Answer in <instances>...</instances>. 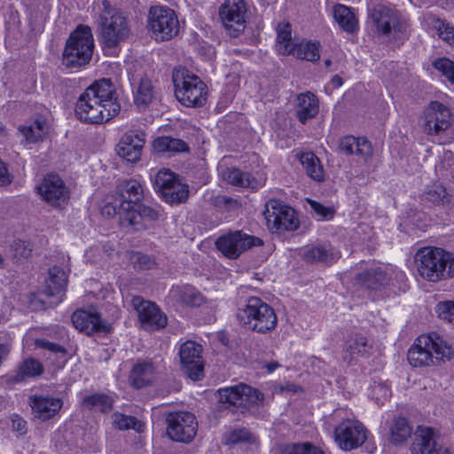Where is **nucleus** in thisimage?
Here are the masks:
<instances>
[{"label": "nucleus", "instance_id": "obj_1", "mask_svg": "<svg viewBox=\"0 0 454 454\" xmlns=\"http://www.w3.org/2000/svg\"><path fill=\"white\" fill-rule=\"evenodd\" d=\"M121 110L116 91L110 79L94 82L79 96L75 114L83 122L100 124L116 116Z\"/></svg>", "mask_w": 454, "mask_h": 454}, {"label": "nucleus", "instance_id": "obj_2", "mask_svg": "<svg viewBox=\"0 0 454 454\" xmlns=\"http://www.w3.org/2000/svg\"><path fill=\"white\" fill-rule=\"evenodd\" d=\"M416 272L423 280L438 283L454 278V254L441 247H426L414 255Z\"/></svg>", "mask_w": 454, "mask_h": 454}, {"label": "nucleus", "instance_id": "obj_3", "mask_svg": "<svg viewBox=\"0 0 454 454\" xmlns=\"http://www.w3.org/2000/svg\"><path fill=\"white\" fill-rule=\"evenodd\" d=\"M453 356L450 345L436 333L419 336L409 348L407 358L413 367H426L434 361L450 360Z\"/></svg>", "mask_w": 454, "mask_h": 454}, {"label": "nucleus", "instance_id": "obj_4", "mask_svg": "<svg viewBox=\"0 0 454 454\" xmlns=\"http://www.w3.org/2000/svg\"><path fill=\"white\" fill-rule=\"evenodd\" d=\"M239 324L249 331L261 334L272 333L278 325L274 309L256 296L249 297L236 313Z\"/></svg>", "mask_w": 454, "mask_h": 454}, {"label": "nucleus", "instance_id": "obj_5", "mask_svg": "<svg viewBox=\"0 0 454 454\" xmlns=\"http://www.w3.org/2000/svg\"><path fill=\"white\" fill-rule=\"evenodd\" d=\"M98 20L101 43L105 48L113 49L129 37V21L121 11L112 7L109 1L102 0Z\"/></svg>", "mask_w": 454, "mask_h": 454}, {"label": "nucleus", "instance_id": "obj_6", "mask_svg": "<svg viewBox=\"0 0 454 454\" xmlns=\"http://www.w3.org/2000/svg\"><path fill=\"white\" fill-rule=\"evenodd\" d=\"M94 51V39L88 26H79L66 42L62 64L67 68H80L89 64Z\"/></svg>", "mask_w": 454, "mask_h": 454}, {"label": "nucleus", "instance_id": "obj_7", "mask_svg": "<svg viewBox=\"0 0 454 454\" xmlns=\"http://www.w3.org/2000/svg\"><path fill=\"white\" fill-rule=\"evenodd\" d=\"M370 18L377 32L388 39L400 41L408 37L407 20L394 6L378 4L371 9Z\"/></svg>", "mask_w": 454, "mask_h": 454}, {"label": "nucleus", "instance_id": "obj_8", "mask_svg": "<svg viewBox=\"0 0 454 454\" xmlns=\"http://www.w3.org/2000/svg\"><path fill=\"white\" fill-rule=\"evenodd\" d=\"M175 94L185 106H201L207 98V86L200 78L185 68H176L172 74Z\"/></svg>", "mask_w": 454, "mask_h": 454}, {"label": "nucleus", "instance_id": "obj_9", "mask_svg": "<svg viewBox=\"0 0 454 454\" xmlns=\"http://www.w3.org/2000/svg\"><path fill=\"white\" fill-rule=\"evenodd\" d=\"M144 197V190L137 180H123L116 188V194L108 200L102 207V214L106 216L125 213L137 207Z\"/></svg>", "mask_w": 454, "mask_h": 454}, {"label": "nucleus", "instance_id": "obj_10", "mask_svg": "<svg viewBox=\"0 0 454 454\" xmlns=\"http://www.w3.org/2000/svg\"><path fill=\"white\" fill-rule=\"evenodd\" d=\"M451 113L443 104L433 101L424 111V130L427 135L440 137L441 143L454 139Z\"/></svg>", "mask_w": 454, "mask_h": 454}, {"label": "nucleus", "instance_id": "obj_11", "mask_svg": "<svg viewBox=\"0 0 454 454\" xmlns=\"http://www.w3.org/2000/svg\"><path fill=\"white\" fill-rule=\"evenodd\" d=\"M176 12L168 6H152L148 12V29L156 41H168L179 32Z\"/></svg>", "mask_w": 454, "mask_h": 454}, {"label": "nucleus", "instance_id": "obj_12", "mask_svg": "<svg viewBox=\"0 0 454 454\" xmlns=\"http://www.w3.org/2000/svg\"><path fill=\"white\" fill-rule=\"evenodd\" d=\"M219 401L227 407L249 409L263 404L264 395L253 387L239 383L218 389Z\"/></svg>", "mask_w": 454, "mask_h": 454}, {"label": "nucleus", "instance_id": "obj_13", "mask_svg": "<svg viewBox=\"0 0 454 454\" xmlns=\"http://www.w3.org/2000/svg\"><path fill=\"white\" fill-rule=\"evenodd\" d=\"M215 244L223 255L235 260L252 247L262 246L263 242L260 238L242 231H232L219 236Z\"/></svg>", "mask_w": 454, "mask_h": 454}, {"label": "nucleus", "instance_id": "obj_14", "mask_svg": "<svg viewBox=\"0 0 454 454\" xmlns=\"http://www.w3.org/2000/svg\"><path fill=\"white\" fill-rule=\"evenodd\" d=\"M154 186L160 196L168 204H178L188 199V185L181 183L168 169H160L154 179Z\"/></svg>", "mask_w": 454, "mask_h": 454}, {"label": "nucleus", "instance_id": "obj_15", "mask_svg": "<svg viewBox=\"0 0 454 454\" xmlns=\"http://www.w3.org/2000/svg\"><path fill=\"white\" fill-rule=\"evenodd\" d=\"M167 434L174 442L189 443L197 434L198 422L191 412L170 413L167 417Z\"/></svg>", "mask_w": 454, "mask_h": 454}, {"label": "nucleus", "instance_id": "obj_16", "mask_svg": "<svg viewBox=\"0 0 454 454\" xmlns=\"http://www.w3.org/2000/svg\"><path fill=\"white\" fill-rule=\"evenodd\" d=\"M264 216L269 228L276 231H294L299 227L294 210L277 200L267 202Z\"/></svg>", "mask_w": 454, "mask_h": 454}, {"label": "nucleus", "instance_id": "obj_17", "mask_svg": "<svg viewBox=\"0 0 454 454\" xmlns=\"http://www.w3.org/2000/svg\"><path fill=\"white\" fill-rule=\"evenodd\" d=\"M41 199L53 207H62L69 200V190L59 175L49 174L35 186Z\"/></svg>", "mask_w": 454, "mask_h": 454}, {"label": "nucleus", "instance_id": "obj_18", "mask_svg": "<svg viewBox=\"0 0 454 454\" xmlns=\"http://www.w3.org/2000/svg\"><path fill=\"white\" fill-rule=\"evenodd\" d=\"M368 435L365 427L355 419H345L334 430L335 442L344 450H351L364 444Z\"/></svg>", "mask_w": 454, "mask_h": 454}, {"label": "nucleus", "instance_id": "obj_19", "mask_svg": "<svg viewBox=\"0 0 454 454\" xmlns=\"http://www.w3.org/2000/svg\"><path fill=\"white\" fill-rule=\"evenodd\" d=\"M247 4L244 0H225L219 14L230 35L236 37L246 28Z\"/></svg>", "mask_w": 454, "mask_h": 454}, {"label": "nucleus", "instance_id": "obj_20", "mask_svg": "<svg viewBox=\"0 0 454 454\" xmlns=\"http://www.w3.org/2000/svg\"><path fill=\"white\" fill-rule=\"evenodd\" d=\"M201 345L187 340L179 349V356L183 370L193 380H199L203 376V359Z\"/></svg>", "mask_w": 454, "mask_h": 454}, {"label": "nucleus", "instance_id": "obj_21", "mask_svg": "<svg viewBox=\"0 0 454 454\" xmlns=\"http://www.w3.org/2000/svg\"><path fill=\"white\" fill-rule=\"evenodd\" d=\"M132 305L137 311L139 320L145 329L153 331L166 326L167 317L154 303L137 296L132 299Z\"/></svg>", "mask_w": 454, "mask_h": 454}, {"label": "nucleus", "instance_id": "obj_22", "mask_svg": "<svg viewBox=\"0 0 454 454\" xmlns=\"http://www.w3.org/2000/svg\"><path fill=\"white\" fill-rule=\"evenodd\" d=\"M437 433L431 427H419L411 445L412 454H450L447 449L437 444Z\"/></svg>", "mask_w": 454, "mask_h": 454}, {"label": "nucleus", "instance_id": "obj_23", "mask_svg": "<svg viewBox=\"0 0 454 454\" xmlns=\"http://www.w3.org/2000/svg\"><path fill=\"white\" fill-rule=\"evenodd\" d=\"M28 403L34 418L41 421L54 418L63 406L60 398L43 395H31Z\"/></svg>", "mask_w": 454, "mask_h": 454}, {"label": "nucleus", "instance_id": "obj_24", "mask_svg": "<svg viewBox=\"0 0 454 454\" xmlns=\"http://www.w3.org/2000/svg\"><path fill=\"white\" fill-rule=\"evenodd\" d=\"M145 141L144 133L129 131L119 142L116 148L117 153L127 161L135 163L140 159Z\"/></svg>", "mask_w": 454, "mask_h": 454}, {"label": "nucleus", "instance_id": "obj_25", "mask_svg": "<svg viewBox=\"0 0 454 454\" xmlns=\"http://www.w3.org/2000/svg\"><path fill=\"white\" fill-rule=\"evenodd\" d=\"M72 323L77 330L86 334L106 331L103 320L94 309L75 310L72 315Z\"/></svg>", "mask_w": 454, "mask_h": 454}, {"label": "nucleus", "instance_id": "obj_26", "mask_svg": "<svg viewBox=\"0 0 454 454\" xmlns=\"http://www.w3.org/2000/svg\"><path fill=\"white\" fill-rule=\"evenodd\" d=\"M158 373V364L152 360H141L133 365L130 371L129 380L136 388H142L152 384Z\"/></svg>", "mask_w": 454, "mask_h": 454}, {"label": "nucleus", "instance_id": "obj_27", "mask_svg": "<svg viewBox=\"0 0 454 454\" xmlns=\"http://www.w3.org/2000/svg\"><path fill=\"white\" fill-rule=\"evenodd\" d=\"M67 285V275L65 270L58 266L49 270V278L45 283L44 294L48 297H55L54 305L62 301Z\"/></svg>", "mask_w": 454, "mask_h": 454}, {"label": "nucleus", "instance_id": "obj_28", "mask_svg": "<svg viewBox=\"0 0 454 454\" xmlns=\"http://www.w3.org/2000/svg\"><path fill=\"white\" fill-rule=\"evenodd\" d=\"M389 276L382 267H372L356 276V283L369 290H380L389 282Z\"/></svg>", "mask_w": 454, "mask_h": 454}, {"label": "nucleus", "instance_id": "obj_29", "mask_svg": "<svg viewBox=\"0 0 454 454\" xmlns=\"http://www.w3.org/2000/svg\"><path fill=\"white\" fill-rule=\"evenodd\" d=\"M158 217L159 211L157 209L142 205L139 202L137 207L125 213L120 217V220L123 226H130L135 230H139L143 227V220L154 221Z\"/></svg>", "mask_w": 454, "mask_h": 454}, {"label": "nucleus", "instance_id": "obj_30", "mask_svg": "<svg viewBox=\"0 0 454 454\" xmlns=\"http://www.w3.org/2000/svg\"><path fill=\"white\" fill-rule=\"evenodd\" d=\"M319 111V101L311 92L301 93L295 99V114L299 121L305 123L315 118Z\"/></svg>", "mask_w": 454, "mask_h": 454}, {"label": "nucleus", "instance_id": "obj_31", "mask_svg": "<svg viewBox=\"0 0 454 454\" xmlns=\"http://www.w3.org/2000/svg\"><path fill=\"white\" fill-rule=\"evenodd\" d=\"M340 150L346 154H354L367 160L372 154L371 143L364 137L346 136L340 140Z\"/></svg>", "mask_w": 454, "mask_h": 454}, {"label": "nucleus", "instance_id": "obj_32", "mask_svg": "<svg viewBox=\"0 0 454 454\" xmlns=\"http://www.w3.org/2000/svg\"><path fill=\"white\" fill-rule=\"evenodd\" d=\"M168 298L190 307H199L205 301L202 294L192 286H173L168 293Z\"/></svg>", "mask_w": 454, "mask_h": 454}, {"label": "nucleus", "instance_id": "obj_33", "mask_svg": "<svg viewBox=\"0 0 454 454\" xmlns=\"http://www.w3.org/2000/svg\"><path fill=\"white\" fill-rule=\"evenodd\" d=\"M334 20L340 27L348 34H354L359 29L358 19L352 9L344 4H335L333 8Z\"/></svg>", "mask_w": 454, "mask_h": 454}, {"label": "nucleus", "instance_id": "obj_34", "mask_svg": "<svg viewBox=\"0 0 454 454\" xmlns=\"http://www.w3.org/2000/svg\"><path fill=\"white\" fill-rule=\"evenodd\" d=\"M156 90L148 77H143L133 89L134 104L139 109L146 108L155 98Z\"/></svg>", "mask_w": 454, "mask_h": 454}, {"label": "nucleus", "instance_id": "obj_35", "mask_svg": "<svg viewBox=\"0 0 454 454\" xmlns=\"http://www.w3.org/2000/svg\"><path fill=\"white\" fill-rule=\"evenodd\" d=\"M302 256L308 262H333L339 258V253L324 244L305 248Z\"/></svg>", "mask_w": 454, "mask_h": 454}, {"label": "nucleus", "instance_id": "obj_36", "mask_svg": "<svg viewBox=\"0 0 454 454\" xmlns=\"http://www.w3.org/2000/svg\"><path fill=\"white\" fill-rule=\"evenodd\" d=\"M297 157L303 167L306 174L317 182L325 179V171L320 160L312 152H306L297 154Z\"/></svg>", "mask_w": 454, "mask_h": 454}, {"label": "nucleus", "instance_id": "obj_37", "mask_svg": "<svg viewBox=\"0 0 454 454\" xmlns=\"http://www.w3.org/2000/svg\"><path fill=\"white\" fill-rule=\"evenodd\" d=\"M390 441L395 444H402L405 442L412 434V427L408 420L403 417L394 419L390 428Z\"/></svg>", "mask_w": 454, "mask_h": 454}, {"label": "nucleus", "instance_id": "obj_38", "mask_svg": "<svg viewBox=\"0 0 454 454\" xmlns=\"http://www.w3.org/2000/svg\"><path fill=\"white\" fill-rule=\"evenodd\" d=\"M223 177L229 184L235 186L249 187L252 189H256L258 186L257 182L249 173L242 172L235 168H226L223 172Z\"/></svg>", "mask_w": 454, "mask_h": 454}, {"label": "nucleus", "instance_id": "obj_39", "mask_svg": "<svg viewBox=\"0 0 454 454\" xmlns=\"http://www.w3.org/2000/svg\"><path fill=\"white\" fill-rule=\"evenodd\" d=\"M82 403L90 410L107 413L113 409L114 399L108 395L98 393L85 396Z\"/></svg>", "mask_w": 454, "mask_h": 454}, {"label": "nucleus", "instance_id": "obj_40", "mask_svg": "<svg viewBox=\"0 0 454 454\" xmlns=\"http://www.w3.org/2000/svg\"><path fill=\"white\" fill-rule=\"evenodd\" d=\"M277 51L282 55H289L295 44L292 39V27L288 22H282L277 27Z\"/></svg>", "mask_w": 454, "mask_h": 454}, {"label": "nucleus", "instance_id": "obj_41", "mask_svg": "<svg viewBox=\"0 0 454 454\" xmlns=\"http://www.w3.org/2000/svg\"><path fill=\"white\" fill-rule=\"evenodd\" d=\"M372 345L369 343L367 338L360 333H351L346 341V350L351 356H364L369 354Z\"/></svg>", "mask_w": 454, "mask_h": 454}, {"label": "nucleus", "instance_id": "obj_42", "mask_svg": "<svg viewBox=\"0 0 454 454\" xmlns=\"http://www.w3.org/2000/svg\"><path fill=\"white\" fill-rule=\"evenodd\" d=\"M153 146L157 153H179L188 149L183 140L171 137H157L154 139Z\"/></svg>", "mask_w": 454, "mask_h": 454}, {"label": "nucleus", "instance_id": "obj_43", "mask_svg": "<svg viewBox=\"0 0 454 454\" xmlns=\"http://www.w3.org/2000/svg\"><path fill=\"white\" fill-rule=\"evenodd\" d=\"M292 55L308 61H317L319 59V43L300 42L292 47Z\"/></svg>", "mask_w": 454, "mask_h": 454}, {"label": "nucleus", "instance_id": "obj_44", "mask_svg": "<svg viewBox=\"0 0 454 454\" xmlns=\"http://www.w3.org/2000/svg\"><path fill=\"white\" fill-rule=\"evenodd\" d=\"M43 369L42 364L33 358L25 360L14 377L16 382L23 381L27 378L35 377L42 374Z\"/></svg>", "mask_w": 454, "mask_h": 454}, {"label": "nucleus", "instance_id": "obj_45", "mask_svg": "<svg viewBox=\"0 0 454 454\" xmlns=\"http://www.w3.org/2000/svg\"><path fill=\"white\" fill-rule=\"evenodd\" d=\"M428 25L441 39L449 44L454 43V27L452 26L435 17L428 18Z\"/></svg>", "mask_w": 454, "mask_h": 454}, {"label": "nucleus", "instance_id": "obj_46", "mask_svg": "<svg viewBox=\"0 0 454 454\" xmlns=\"http://www.w3.org/2000/svg\"><path fill=\"white\" fill-rule=\"evenodd\" d=\"M423 201L432 204L444 203L448 200L446 189L440 184H433L426 188L421 195Z\"/></svg>", "mask_w": 454, "mask_h": 454}, {"label": "nucleus", "instance_id": "obj_47", "mask_svg": "<svg viewBox=\"0 0 454 454\" xmlns=\"http://www.w3.org/2000/svg\"><path fill=\"white\" fill-rule=\"evenodd\" d=\"M44 128L45 122L36 120L29 125L20 127L19 130L27 142L35 143L43 137L44 133Z\"/></svg>", "mask_w": 454, "mask_h": 454}, {"label": "nucleus", "instance_id": "obj_48", "mask_svg": "<svg viewBox=\"0 0 454 454\" xmlns=\"http://www.w3.org/2000/svg\"><path fill=\"white\" fill-rule=\"evenodd\" d=\"M435 172L442 178L450 179L454 176V155L446 152L441 161L435 165Z\"/></svg>", "mask_w": 454, "mask_h": 454}, {"label": "nucleus", "instance_id": "obj_49", "mask_svg": "<svg viewBox=\"0 0 454 454\" xmlns=\"http://www.w3.org/2000/svg\"><path fill=\"white\" fill-rule=\"evenodd\" d=\"M113 425L120 430H127L133 428L137 431L140 430V422L133 416H128L120 412H114L112 415Z\"/></svg>", "mask_w": 454, "mask_h": 454}, {"label": "nucleus", "instance_id": "obj_50", "mask_svg": "<svg viewBox=\"0 0 454 454\" xmlns=\"http://www.w3.org/2000/svg\"><path fill=\"white\" fill-rule=\"evenodd\" d=\"M32 251V245L23 240H14L10 247L11 255L16 261L27 259Z\"/></svg>", "mask_w": 454, "mask_h": 454}, {"label": "nucleus", "instance_id": "obj_51", "mask_svg": "<svg viewBox=\"0 0 454 454\" xmlns=\"http://www.w3.org/2000/svg\"><path fill=\"white\" fill-rule=\"evenodd\" d=\"M129 259L133 267L139 270H150L155 265L151 256L139 252L130 253Z\"/></svg>", "mask_w": 454, "mask_h": 454}, {"label": "nucleus", "instance_id": "obj_52", "mask_svg": "<svg viewBox=\"0 0 454 454\" xmlns=\"http://www.w3.org/2000/svg\"><path fill=\"white\" fill-rule=\"evenodd\" d=\"M283 454H324V452L319 448L305 442L286 446Z\"/></svg>", "mask_w": 454, "mask_h": 454}, {"label": "nucleus", "instance_id": "obj_53", "mask_svg": "<svg viewBox=\"0 0 454 454\" xmlns=\"http://www.w3.org/2000/svg\"><path fill=\"white\" fill-rule=\"evenodd\" d=\"M306 200L319 220H331L333 218L335 215L333 207H326L310 199H307Z\"/></svg>", "mask_w": 454, "mask_h": 454}, {"label": "nucleus", "instance_id": "obj_54", "mask_svg": "<svg viewBox=\"0 0 454 454\" xmlns=\"http://www.w3.org/2000/svg\"><path fill=\"white\" fill-rule=\"evenodd\" d=\"M434 67L450 82L454 83V62L447 58H440L434 61Z\"/></svg>", "mask_w": 454, "mask_h": 454}, {"label": "nucleus", "instance_id": "obj_55", "mask_svg": "<svg viewBox=\"0 0 454 454\" xmlns=\"http://www.w3.org/2000/svg\"><path fill=\"white\" fill-rule=\"evenodd\" d=\"M371 395L378 404H382L391 395L390 388L384 383H374L371 387Z\"/></svg>", "mask_w": 454, "mask_h": 454}, {"label": "nucleus", "instance_id": "obj_56", "mask_svg": "<svg viewBox=\"0 0 454 454\" xmlns=\"http://www.w3.org/2000/svg\"><path fill=\"white\" fill-rule=\"evenodd\" d=\"M436 312L440 318L454 324V301L440 302L436 307Z\"/></svg>", "mask_w": 454, "mask_h": 454}, {"label": "nucleus", "instance_id": "obj_57", "mask_svg": "<svg viewBox=\"0 0 454 454\" xmlns=\"http://www.w3.org/2000/svg\"><path fill=\"white\" fill-rule=\"evenodd\" d=\"M35 345L38 348L47 349L55 354L65 355L67 352L66 348L64 347H62L57 343L51 342L44 339H36Z\"/></svg>", "mask_w": 454, "mask_h": 454}, {"label": "nucleus", "instance_id": "obj_58", "mask_svg": "<svg viewBox=\"0 0 454 454\" xmlns=\"http://www.w3.org/2000/svg\"><path fill=\"white\" fill-rule=\"evenodd\" d=\"M250 439V433L245 429L234 430L230 435V441L233 443L239 442H248Z\"/></svg>", "mask_w": 454, "mask_h": 454}, {"label": "nucleus", "instance_id": "obj_59", "mask_svg": "<svg viewBox=\"0 0 454 454\" xmlns=\"http://www.w3.org/2000/svg\"><path fill=\"white\" fill-rule=\"evenodd\" d=\"M12 429L19 434L23 435L27 433V422L20 416H13L12 419Z\"/></svg>", "mask_w": 454, "mask_h": 454}, {"label": "nucleus", "instance_id": "obj_60", "mask_svg": "<svg viewBox=\"0 0 454 454\" xmlns=\"http://www.w3.org/2000/svg\"><path fill=\"white\" fill-rule=\"evenodd\" d=\"M12 182V176L8 172L5 163L0 160V185H8Z\"/></svg>", "mask_w": 454, "mask_h": 454}, {"label": "nucleus", "instance_id": "obj_61", "mask_svg": "<svg viewBox=\"0 0 454 454\" xmlns=\"http://www.w3.org/2000/svg\"><path fill=\"white\" fill-rule=\"evenodd\" d=\"M331 83L333 88H339L342 85L343 82L341 77H340L339 75H334L331 80Z\"/></svg>", "mask_w": 454, "mask_h": 454}, {"label": "nucleus", "instance_id": "obj_62", "mask_svg": "<svg viewBox=\"0 0 454 454\" xmlns=\"http://www.w3.org/2000/svg\"><path fill=\"white\" fill-rule=\"evenodd\" d=\"M8 354V349L6 346L0 344V364L6 357Z\"/></svg>", "mask_w": 454, "mask_h": 454}, {"label": "nucleus", "instance_id": "obj_63", "mask_svg": "<svg viewBox=\"0 0 454 454\" xmlns=\"http://www.w3.org/2000/svg\"><path fill=\"white\" fill-rule=\"evenodd\" d=\"M277 367H278V364H269L267 365L268 371H269L270 372H274V371L276 370V368H277Z\"/></svg>", "mask_w": 454, "mask_h": 454}, {"label": "nucleus", "instance_id": "obj_64", "mask_svg": "<svg viewBox=\"0 0 454 454\" xmlns=\"http://www.w3.org/2000/svg\"><path fill=\"white\" fill-rule=\"evenodd\" d=\"M331 64H332V61H331L330 59H325V67L329 68V67H330V66H331Z\"/></svg>", "mask_w": 454, "mask_h": 454}]
</instances>
